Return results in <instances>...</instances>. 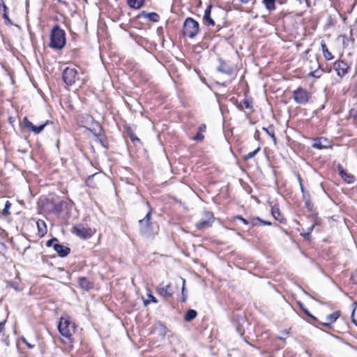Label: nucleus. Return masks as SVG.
<instances>
[{
	"label": "nucleus",
	"instance_id": "obj_1",
	"mask_svg": "<svg viewBox=\"0 0 357 357\" xmlns=\"http://www.w3.org/2000/svg\"><path fill=\"white\" fill-rule=\"evenodd\" d=\"M302 56L304 68L308 70L307 76L319 78L324 70L321 68L317 54L312 53L310 49H307L303 53Z\"/></svg>",
	"mask_w": 357,
	"mask_h": 357
},
{
	"label": "nucleus",
	"instance_id": "obj_2",
	"mask_svg": "<svg viewBox=\"0 0 357 357\" xmlns=\"http://www.w3.org/2000/svg\"><path fill=\"white\" fill-rule=\"evenodd\" d=\"M146 205L148 206L149 211L144 218L138 221L139 233L146 238H152L158 234V227L151 222L153 209L149 202H146Z\"/></svg>",
	"mask_w": 357,
	"mask_h": 357
},
{
	"label": "nucleus",
	"instance_id": "obj_3",
	"mask_svg": "<svg viewBox=\"0 0 357 357\" xmlns=\"http://www.w3.org/2000/svg\"><path fill=\"white\" fill-rule=\"evenodd\" d=\"M60 334L66 337L69 342H73V335L75 333V324L70 321L68 318L61 317L58 325Z\"/></svg>",
	"mask_w": 357,
	"mask_h": 357
},
{
	"label": "nucleus",
	"instance_id": "obj_4",
	"mask_svg": "<svg viewBox=\"0 0 357 357\" xmlns=\"http://www.w3.org/2000/svg\"><path fill=\"white\" fill-rule=\"evenodd\" d=\"M50 37L49 45H66V32L59 24L53 26L50 33Z\"/></svg>",
	"mask_w": 357,
	"mask_h": 357
},
{
	"label": "nucleus",
	"instance_id": "obj_5",
	"mask_svg": "<svg viewBox=\"0 0 357 357\" xmlns=\"http://www.w3.org/2000/svg\"><path fill=\"white\" fill-rule=\"evenodd\" d=\"M199 23L192 17L185 19L183 26V33L185 36L192 38L199 32Z\"/></svg>",
	"mask_w": 357,
	"mask_h": 357
},
{
	"label": "nucleus",
	"instance_id": "obj_6",
	"mask_svg": "<svg viewBox=\"0 0 357 357\" xmlns=\"http://www.w3.org/2000/svg\"><path fill=\"white\" fill-rule=\"evenodd\" d=\"M311 98V93L302 87H298L293 91V99L298 104H306Z\"/></svg>",
	"mask_w": 357,
	"mask_h": 357
},
{
	"label": "nucleus",
	"instance_id": "obj_7",
	"mask_svg": "<svg viewBox=\"0 0 357 357\" xmlns=\"http://www.w3.org/2000/svg\"><path fill=\"white\" fill-rule=\"evenodd\" d=\"M215 220L213 213L208 211H204L202 213V220L196 223L195 226L199 230H202L211 227Z\"/></svg>",
	"mask_w": 357,
	"mask_h": 357
},
{
	"label": "nucleus",
	"instance_id": "obj_8",
	"mask_svg": "<svg viewBox=\"0 0 357 357\" xmlns=\"http://www.w3.org/2000/svg\"><path fill=\"white\" fill-rule=\"evenodd\" d=\"M44 206L48 212L59 215L63 211L64 207L66 206V202L65 201L55 202L52 200L47 199Z\"/></svg>",
	"mask_w": 357,
	"mask_h": 357
},
{
	"label": "nucleus",
	"instance_id": "obj_9",
	"mask_svg": "<svg viewBox=\"0 0 357 357\" xmlns=\"http://www.w3.org/2000/svg\"><path fill=\"white\" fill-rule=\"evenodd\" d=\"M77 76V71L73 68L66 67L62 73V79L67 86L75 84Z\"/></svg>",
	"mask_w": 357,
	"mask_h": 357
},
{
	"label": "nucleus",
	"instance_id": "obj_10",
	"mask_svg": "<svg viewBox=\"0 0 357 357\" xmlns=\"http://www.w3.org/2000/svg\"><path fill=\"white\" fill-rule=\"evenodd\" d=\"M85 119L89 121V123H91V126L90 127H87V125H83V127L90 130L96 137L100 136L102 132V127L101 125L98 121H95L91 115L86 114Z\"/></svg>",
	"mask_w": 357,
	"mask_h": 357
},
{
	"label": "nucleus",
	"instance_id": "obj_11",
	"mask_svg": "<svg viewBox=\"0 0 357 357\" xmlns=\"http://www.w3.org/2000/svg\"><path fill=\"white\" fill-rule=\"evenodd\" d=\"M333 146L332 141L326 137H317L313 139L312 147L316 149L321 150L331 148Z\"/></svg>",
	"mask_w": 357,
	"mask_h": 357
},
{
	"label": "nucleus",
	"instance_id": "obj_12",
	"mask_svg": "<svg viewBox=\"0 0 357 357\" xmlns=\"http://www.w3.org/2000/svg\"><path fill=\"white\" fill-rule=\"evenodd\" d=\"M333 68L340 77H343L350 68L349 66L343 61H335Z\"/></svg>",
	"mask_w": 357,
	"mask_h": 357
},
{
	"label": "nucleus",
	"instance_id": "obj_13",
	"mask_svg": "<svg viewBox=\"0 0 357 357\" xmlns=\"http://www.w3.org/2000/svg\"><path fill=\"white\" fill-rule=\"evenodd\" d=\"M23 124L24 128H27L30 132H32L35 134L40 133L47 124V121L45 123H42L38 126H34L26 116L23 119Z\"/></svg>",
	"mask_w": 357,
	"mask_h": 357
},
{
	"label": "nucleus",
	"instance_id": "obj_14",
	"mask_svg": "<svg viewBox=\"0 0 357 357\" xmlns=\"http://www.w3.org/2000/svg\"><path fill=\"white\" fill-rule=\"evenodd\" d=\"M73 233L83 239L89 238L92 236L91 229L84 227L81 224L73 227Z\"/></svg>",
	"mask_w": 357,
	"mask_h": 357
},
{
	"label": "nucleus",
	"instance_id": "obj_15",
	"mask_svg": "<svg viewBox=\"0 0 357 357\" xmlns=\"http://www.w3.org/2000/svg\"><path fill=\"white\" fill-rule=\"evenodd\" d=\"M220 65L217 68V70L221 73L225 74L228 76H232L234 75V68L229 66L222 59H218Z\"/></svg>",
	"mask_w": 357,
	"mask_h": 357
},
{
	"label": "nucleus",
	"instance_id": "obj_16",
	"mask_svg": "<svg viewBox=\"0 0 357 357\" xmlns=\"http://www.w3.org/2000/svg\"><path fill=\"white\" fill-rule=\"evenodd\" d=\"M156 290L158 293L164 297L169 298L172 296L174 291L170 284L162 286V284L157 287Z\"/></svg>",
	"mask_w": 357,
	"mask_h": 357
},
{
	"label": "nucleus",
	"instance_id": "obj_17",
	"mask_svg": "<svg viewBox=\"0 0 357 357\" xmlns=\"http://www.w3.org/2000/svg\"><path fill=\"white\" fill-rule=\"evenodd\" d=\"M141 17L148 19L149 21H151L152 22H158L160 19V15L157 13H155V12L148 13L145 10H142L137 15V18H141Z\"/></svg>",
	"mask_w": 357,
	"mask_h": 357
},
{
	"label": "nucleus",
	"instance_id": "obj_18",
	"mask_svg": "<svg viewBox=\"0 0 357 357\" xmlns=\"http://www.w3.org/2000/svg\"><path fill=\"white\" fill-rule=\"evenodd\" d=\"M54 250L60 257H66L70 252L69 247L59 244V242L54 244Z\"/></svg>",
	"mask_w": 357,
	"mask_h": 357
},
{
	"label": "nucleus",
	"instance_id": "obj_19",
	"mask_svg": "<svg viewBox=\"0 0 357 357\" xmlns=\"http://www.w3.org/2000/svg\"><path fill=\"white\" fill-rule=\"evenodd\" d=\"M211 9L212 6L211 4H208L206 8L205 9L203 20L204 22L208 26H214L215 25V22L211 16Z\"/></svg>",
	"mask_w": 357,
	"mask_h": 357
},
{
	"label": "nucleus",
	"instance_id": "obj_20",
	"mask_svg": "<svg viewBox=\"0 0 357 357\" xmlns=\"http://www.w3.org/2000/svg\"><path fill=\"white\" fill-rule=\"evenodd\" d=\"M340 316V312L338 311H336V312H334L330 314H328L327 317H326V322H321L318 320V321H317L319 324H321V325H323V326H331V325L334 323L337 319V318Z\"/></svg>",
	"mask_w": 357,
	"mask_h": 357
},
{
	"label": "nucleus",
	"instance_id": "obj_21",
	"mask_svg": "<svg viewBox=\"0 0 357 357\" xmlns=\"http://www.w3.org/2000/svg\"><path fill=\"white\" fill-rule=\"evenodd\" d=\"M78 282L79 287L86 291H89L93 287V283L89 281L86 277H79L78 278Z\"/></svg>",
	"mask_w": 357,
	"mask_h": 357
},
{
	"label": "nucleus",
	"instance_id": "obj_22",
	"mask_svg": "<svg viewBox=\"0 0 357 357\" xmlns=\"http://www.w3.org/2000/svg\"><path fill=\"white\" fill-rule=\"evenodd\" d=\"M271 214L273 217L280 222V223H284L285 221V219L284 218L283 215L281 214L280 208L278 205H274L271 208Z\"/></svg>",
	"mask_w": 357,
	"mask_h": 357
},
{
	"label": "nucleus",
	"instance_id": "obj_23",
	"mask_svg": "<svg viewBox=\"0 0 357 357\" xmlns=\"http://www.w3.org/2000/svg\"><path fill=\"white\" fill-rule=\"evenodd\" d=\"M36 225L38 231V236L40 237L44 236L47 232V225L45 221H43V220H38L36 222Z\"/></svg>",
	"mask_w": 357,
	"mask_h": 357
},
{
	"label": "nucleus",
	"instance_id": "obj_24",
	"mask_svg": "<svg viewBox=\"0 0 357 357\" xmlns=\"http://www.w3.org/2000/svg\"><path fill=\"white\" fill-rule=\"evenodd\" d=\"M206 126L205 124H201L198 128V131L195 136L192 137V139L196 142H202L204 139V136L202 134L206 132Z\"/></svg>",
	"mask_w": 357,
	"mask_h": 357
},
{
	"label": "nucleus",
	"instance_id": "obj_25",
	"mask_svg": "<svg viewBox=\"0 0 357 357\" xmlns=\"http://www.w3.org/2000/svg\"><path fill=\"white\" fill-rule=\"evenodd\" d=\"M145 0H127V3L130 8L133 9H139L144 5Z\"/></svg>",
	"mask_w": 357,
	"mask_h": 357
},
{
	"label": "nucleus",
	"instance_id": "obj_26",
	"mask_svg": "<svg viewBox=\"0 0 357 357\" xmlns=\"http://www.w3.org/2000/svg\"><path fill=\"white\" fill-rule=\"evenodd\" d=\"M305 195L303 196V199L304 201L305 206L306 208L309 211H312V210H313V204H312V202L311 201L310 193H305Z\"/></svg>",
	"mask_w": 357,
	"mask_h": 357
},
{
	"label": "nucleus",
	"instance_id": "obj_27",
	"mask_svg": "<svg viewBox=\"0 0 357 357\" xmlns=\"http://www.w3.org/2000/svg\"><path fill=\"white\" fill-rule=\"evenodd\" d=\"M237 107L240 109V110H243V108H246V109H252V102L251 100L248 99V98H245L243 100V102L241 103H239L238 105H237Z\"/></svg>",
	"mask_w": 357,
	"mask_h": 357
},
{
	"label": "nucleus",
	"instance_id": "obj_28",
	"mask_svg": "<svg viewBox=\"0 0 357 357\" xmlns=\"http://www.w3.org/2000/svg\"><path fill=\"white\" fill-rule=\"evenodd\" d=\"M197 313L195 310L190 309L186 312L184 317V320L187 322L191 321L197 317Z\"/></svg>",
	"mask_w": 357,
	"mask_h": 357
},
{
	"label": "nucleus",
	"instance_id": "obj_29",
	"mask_svg": "<svg viewBox=\"0 0 357 357\" xmlns=\"http://www.w3.org/2000/svg\"><path fill=\"white\" fill-rule=\"evenodd\" d=\"M339 174L341 177L347 183H349L352 181L353 176L348 174L340 165L339 166Z\"/></svg>",
	"mask_w": 357,
	"mask_h": 357
},
{
	"label": "nucleus",
	"instance_id": "obj_30",
	"mask_svg": "<svg viewBox=\"0 0 357 357\" xmlns=\"http://www.w3.org/2000/svg\"><path fill=\"white\" fill-rule=\"evenodd\" d=\"M126 132L127 135L130 137V140L132 142H139V139L136 136V135L134 132V130L130 127H126Z\"/></svg>",
	"mask_w": 357,
	"mask_h": 357
},
{
	"label": "nucleus",
	"instance_id": "obj_31",
	"mask_svg": "<svg viewBox=\"0 0 357 357\" xmlns=\"http://www.w3.org/2000/svg\"><path fill=\"white\" fill-rule=\"evenodd\" d=\"M262 130L266 132L273 139L274 144L277 143V139L274 133V128L273 126H270L269 128H262Z\"/></svg>",
	"mask_w": 357,
	"mask_h": 357
},
{
	"label": "nucleus",
	"instance_id": "obj_32",
	"mask_svg": "<svg viewBox=\"0 0 357 357\" xmlns=\"http://www.w3.org/2000/svg\"><path fill=\"white\" fill-rule=\"evenodd\" d=\"M98 176V174H94L93 175H91L88 176L86 183V185L89 187H91L93 188H97V184L93 182L94 178Z\"/></svg>",
	"mask_w": 357,
	"mask_h": 357
},
{
	"label": "nucleus",
	"instance_id": "obj_33",
	"mask_svg": "<svg viewBox=\"0 0 357 357\" xmlns=\"http://www.w3.org/2000/svg\"><path fill=\"white\" fill-rule=\"evenodd\" d=\"M336 20L331 15H328L326 19V23L325 24V29L335 26Z\"/></svg>",
	"mask_w": 357,
	"mask_h": 357
},
{
	"label": "nucleus",
	"instance_id": "obj_34",
	"mask_svg": "<svg viewBox=\"0 0 357 357\" xmlns=\"http://www.w3.org/2000/svg\"><path fill=\"white\" fill-rule=\"evenodd\" d=\"M265 7L268 10H273L275 9V0H263Z\"/></svg>",
	"mask_w": 357,
	"mask_h": 357
},
{
	"label": "nucleus",
	"instance_id": "obj_35",
	"mask_svg": "<svg viewBox=\"0 0 357 357\" xmlns=\"http://www.w3.org/2000/svg\"><path fill=\"white\" fill-rule=\"evenodd\" d=\"M259 150H260V148L258 147L253 151H251V152L248 153V154L244 155L243 156V160L247 161V160L254 158L256 155V154L259 151Z\"/></svg>",
	"mask_w": 357,
	"mask_h": 357
},
{
	"label": "nucleus",
	"instance_id": "obj_36",
	"mask_svg": "<svg viewBox=\"0 0 357 357\" xmlns=\"http://www.w3.org/2000/svg\"><path fill=\"white\" fill-rule=\"evenodd\" d=\"M322 47V52H323V54H324V58L326 59V60H331L333 59V56L332 55L331 52L328 51V50L327 49V46H321Z\"/></svg>",
	"mask_w": 357,
	"mask_h": 357
},
{
	"label": "nucleus",
	"instance_id": "obj_37",
	"mask_svg": "<svg viewBox=\"0 0 357 357\" xmlns=\"http://www.w3.org/2000/svg\"><path fill=\"white\" fill-rule=\"evenodd\" d=\"M147 296H148L149 298L147 300L144 301V304L145 306H146L148 304H149L150 302H152V303H158V300L155 298V297L154 296H153L151 294V292L147 294Z\"/></svg>",
	"mask_w": 357,
	"mask_h": 357
},
{
	"label": "nucleus",
	"instance_id": "obj_38",
	"mask_svg": "<svg viewBox=\"0 0 357 357\" xmlns=\"http://www.w3.org/2000/svg\"><path fill=\"white\" fill-rule=\"evenodd\" d=\"M299 305H300L301 309L303 311V312L307 316H308L310 318H311L313 321H314L316 322L318 321V319L314 316H313L312 314H310V312L308 311V310L306 307H305L303 304L299 303Z\"/></svg>",
	"mask_w": 357,
	"mask_h": 357
},
{
	"label": "nucleus",
	"instance_id": "obj_39",
	"mask_svg": "<svg viewBox=\"0 0 357 357\" xmlns=\"http://www.w3.org/2000/svg\"><path fill=\"white\" fill-rule=\"evenodd\" d=\"M96 141H98L103 147H108V142L105 137H104L102 135L100 136L96 137Z\"/></svg>",
	"mask_w": 357,
	"mask_h": 357
},
{
	"label": "nucleus",
	"instance_id": "obj_40",
	"mask_svg": "<svg viewBox=\"0 0 357 357\" xmlns=\"http://www.w3.org/2000/svg\"><path fill=\"white\" fill-rule=\"evenodd\" d=\"M297 178H298V183H299V185H300L301 191L302 192V195L304 196V195H305V193H310L308 191H306L304 189V187H303V183H302V178H301V176L299 174L298 175Z\"/></svg>",
	"mask_w": 357,
	"mask_h": 357
},
{
	"label": "nucleus",
	"instance_id": "obj_41",
	"mask_svg": "<svg viewBox=\"0 0 357 357\" xmlns=\"http://www.w3.org/2000/svg\"><path fill=\"white\" fill-rule=\"evenodd\" d=\"M185 280H183L182 291H181L182 298H181V301L183 302V303L185 302V301L187 299V293L185 291Z\"/></svg>",
	"mask_w": 357,
	"mask_h": 357
},
{
	"label": "nucleus",
	"instance_id": "obj_42",
	"mask_svg": "<svg viewBox=\"0 0 357 357\" xmlns=\"http://www.w3.org/2000/svg\"><path fill=\"white\" fill-rule=\"evenodd\" d=\"M260 221H261V219L259 218H251L249 222V225H251V227H255V226H257L258 225V223H260Z\"/></svg>",
	"mask_w": 357,
	"mask_h": 357
},
{
	"label": "nucleus",
	"instance_id": "obj_43",
	"mask_svg": "<svg viewBox=\"0 0 357 357\" xmlns=\"http://www.w3.org/2000/svg\"><path fill=\"white\" fill-rule=\"evenodd\" d=\"M10 206H11V204L10 203V202L9 201H6V202L5 204L4 208L3 210V215H7L10 214L8 210L10 208Z\"/></svg>",
	"mask_w": 357,
	"mask_h": 357
},
{
	"label": "nucleus",
	"instance_id": "obj_44",
	"mask_svg": "<svg viewBox=\"0 0 357 357\" xmlns=\"http://www.w3.org/2000/svg\"><path fill=\"white\" fill-rule=\"evenodd\" d=\"M58 242H59V241H58V239L56 238H52L48 240L46 242V245L47 247H52V246L54 248V244L55 243H58Z\"/></svg>",
	"mask_w": 357,
	"mask_h": 357
},
{
	"label": "nucleus",
	"instance_id": "obj_45",
	"mask_svg": "<svg viewBox=\"0 0 357 357\" xmlns=\"http://www.w3.org/2000/svg\"><path fill=\"white\" fill-rule=\"evenodd\" d=\"M3 18L5 20L6 24H7V25L13 24V22H11L10 19L9 18L8 13H3Z\"/></svg>",
	"mask_w": 357,
	"mask_h": 357
},
{
	"label": "nucleus",
	"instance_id": "obj_46",
	"mask_svg": "<svg viewBox=\"0 0 357 357\" xmlns=\"http://www.w3.org/2000/svg\"><path fill=\"white\" fill-rule=\"evenodd\" d=\"M235 219H238L239 220H241L244 225H249L250 222L248 220H246L245 218H243L242 216L241 215H237L235 217Z\"/></svg>",
	"mask_w": 357,
	"mask_h": 357
},
{
	"label": "nucleus",
	"instance_id": "obj_47",
	"mask_svg": "<svg viewBox=\"0 0 357 357\" xmlns=\"http://www.w3.org/2000/svg\"><path fill=\"white\" fill-rule=\"evenodd\" d=\"M351 280L354 283H357V269L351 273Z\"/></svg>",
	"mask_w": 357,
	"mask_h": 357
},
{
	"label": "nucleus",
	"instance_id": "obj_48",
	"mask_svg": "<svg viewBox=\"0 0 357 357\" xmlns=\"http://www.w3.org/2000/svg\"><path fill=\"white\" fill-rule=\"evenodd\" d=\"M22 342H23L26 345V347H27L29 349H33V348L35 347V345H34V344H31V343L28 342V341H27V340H26V338H24V337H22Z\"/></svg>",
	"mask_w": 357,
	"mask_h": 357
},
{
	"label": "nucleus",
	"instance_id": "obj_49",
	"mask_svg": "<svg viewBox=\"0 0 357 357\" xmlns=\"http://www.w3.org/2000/svg\"><path fill=\"white\" fill-rule=\"evenodd\" d=\"M85 117L86 116H83L82 117L84 119L83 121H82V126L87 125V127H90L91 126V123H89V121L86 120Z\"/></svg>",
	"mask_w": 357,
	"mask_h": 357
},
{
	"label": "nucleus",
	"instance_id": "obj_50",
	"mask_svg": "<svg viewBox=\"0 0 357 357\" xmlns=\"http://www.w3.org/2000/svg\"><path fill=\"white\" fill-rule=\"evenodd\" d=\"M6 324V319H3L0 321V333H2L4 330V326Z\"/></svg>",
	"mask_w": 357,
	"mask_h": 357
},
{
	"label": "nucleus",
	"instance_id": "obj_51",
	"mask_svg": "<svg viewBox=\"0 0 357 357\" xmlns=\"http://www.w3.org/2000/svg\"><path fill=\"white\" fill-rule=\"evenodd\" d=\"M314 227V225H312V226L309 227L307 229V233L305 234V235L309 236L313 231Z\"/></svg>",
	"mask_w": 357,
	"mask_h": 357
},
{
	"label": "nucleus",
	"instance_id": "obj_52",
	"mask_svg": "<svg viewBox=\"0 0 357 357\" xmlns=\"http://www.w3.org/2000/svg\"><path fill=\"white\" fill-rule=\"evenodd\" d=\"M260 223L261 225H268V226L271 225V222L266 221V220H261Z\"/></svg>",
	"mask_w": 357,
	"mask_h": 357
},
{
	"label": "nucleus",
	"instance_id": "obj_53",
	"mask_svg": "<svg viewBox=\"0 0 357 357\" xmlns=\"http://www.w3.org/2000/svg\"><path fill=\"white\" fill-rule=\"evenodd\" d=\"M1 10H3V13H7L8 7L5 5L1 8Z\"/></svg>",
	"mask_w": 357,
	"mask_h": 357
},
{
	"label": "nucleus",
	"instance_id": "obj_54",
	"mask_svg": "<svg viewBox=\"0 0 357 357\" xmlns=\"http://www.w3.org/2000/svg\"><path fill=\"white\" fill-rule=\"evenodd\" d=\"M51 47H53L56 50H61L64 46H50Z\"/></svg>",
	"mask_w": 357,
	"mask_h": 357
},
{
	"label": "nucleus",
	"instance_id": "obj_55",
	"mask_svg": "<svg viewBox=\"0 0 357 357\" xmlns=\"http://www.w3.org/2000/svg\"><path fill=\"white\" fill-rule=\"evenodd\" d=\"M5 5L3 0H0V11L1 10V8Z\"/></svg>",
	"mask_w": 357,
	"mask_h": 357
},
{
	"label": "nucleus",
	"instance_id": "obj_56",
	"mask_svg": "<svg viewBox=\"0 0 357 357\" xmlns=\"http://www.w3.org/2000/svg\"><path fill=\"white\" fill-rule=\"evenodd\" d=\"M11 286L15 289L17 290V284L15 282L11 284Z\"/></svg>",
	"mask_w": 357,
	"mask_h": 357
},
{
	"label": "nucleus",
	"instance_id": "obj_57",
	"mask_svg": "<svg viewBox=\"0 0 357 357\" xmlns=\"http://www.w3.org/2000/svg\"><path fill=\"white\" fill-rule=\"evenodd\" d=\"M241 3H244V4H246L248 3L249 1H250L251 0H239Z\"/></svg>",
	"mask_w": 357,
	"mask_h": 357
},
{
	"label": "nucleus",
	"instance_id": "obj_58",
	"mask_svg": "<svg viewBox=\"0 0 357 357\" xmlns=\"http://www.w3.org/2000/svg\"><path fill=\"white\" fill-rule=\"evenodd\" d=\"M354 310L353 311L352 317L354 316ZM352 323L357 326V321L352 317Z\"/></svg>",
	"mask_w": 357,
	"mask_h": 357
},
{
	"label": "nucleus",
	"instance_id": "obj_59",
	"mask_svg": "<svg viewBox=\"0 0 357 357\" xmlns=\"http://www.w3.org/2000/svg\"><path fill=\"white\" fill-rule=\"evenodd\" d=\"M229 40H230V38H229V39H227V38H226V39H225V40L227 41V43H229V44L232 43H233V41H230Z\"/></svg>",
	"mask_w": 357,
	"mask_h": 357
},
{
	"label": "nucleus",
	"instance_id": "obj_60",
	"mask_svg": "<svg viewBox=\"0 0 357 357\" xmlns=\"http://www.w3.org/2000/svg\"><path fill=\"white\" fill-rule=\"evenodd\" d=\"M36 51H37V49L35 47L34 48V52H36Z\"/></svg>",
	"mask_w": 357,
	"mask_h": 357
},
{
	"label": "nucleus",
	"instance_id": "obj_61",
	"mask_svg": "<svg viewBox=\"0 0 357 357\" xmlns=\"http://www.w3.org/2000/svg\"><path fill=\"white\" fill-rule=\"evenodd\" d=\"M99 50H100V52L102 51V50H101V46H100Z\"/></svg>",
	"mask_w": 357,
	"mask_h": 357
},
{
	"label": "nucleus",
	"instance_id": "obj_62",
	"mask_svg": "<svg viewBox=\"0 0 357 357\" xmlns=\"http://www.w3.org/2000/svg\"><path fill=\"white\" fill-rule=\"evenodd\" d=\"M356 116H357V109H356Z\"/></svg>",
	"mask_w": 357,
	"mask_h": 357
}]
</instances>
